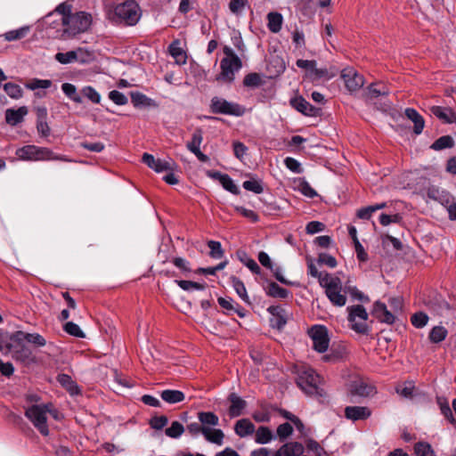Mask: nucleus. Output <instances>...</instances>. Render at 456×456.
Returning <instances> with one entry per match:
<instances>
[{"label":"nucleus","mask_w":456,"mask_h":456,"mask_svg":"<svg viewBox=\"0 0 456 456\" xmlns=\"http://www.w3.org/2000/svg\"><path fill=\"white\" fill-rule=\"evenodd\" d=\"M229 400L231 402V406L229 408V413L231 417H239L242 414V411L246 407V402L238 396L236 394L232 393L229 396Z\"/></svg>","instance_id":"obj_27"},{"label":"nucleus","mask_w":456,"mask_h":456,"mask_svg":"<svg viewBox=\"0 0 456 456\" xmlns=\"http://www.w3.org/2000/svg\"><path fill=\"white\" fill-rule=\"evenodd\" d=\"M454 145V141L450 135H443L436 140L431 145V149L435 151H442L444 149L452 148Z\"/></svg>","instance_id":"obj_41"},{"label":"nucleus","mask_w":456,"mask_h":456,"mask_svg":"<svg viewBox=\"0 0 456 456\" xmlns=\"http://www.w3.org/2000/svg\"><path fill=\"white\" fill-rule=\"evenodd\" d=\"M261 77L257 73H249L248 74L243 80V84L245 86L249 87H256L261 85Z\"/></svg>","instance_id":"obj_64"},{"label":"nucleus","mask_w":456,"mask_h":456,"mask_svg":"<svg viewBox=\"0 0 456 456\" xmlns=\"http://www.w3.org/2000/svg\"><path fill=\"white\" fill-rule=\"evenodd\" d=\"M16 156L22 160L43 161V160H62L69 161L65 156L56 155L48 148L36 145H26L16 151Z\"/></svg>","instance_id":"obj_3"},{"label":"nucleus","mask_w":456,"mask_h":456,"mask_svg":"<svg viewBox=\"0 0 456 456\" xmlns=\"http://www.w3.org/2000/svg\"><path fill=\"white\" fill-rule=\"evenodd\" d=\"M411 321L414 327L420 329L428 323V317L426 314L419 312L411 316Z\"/></svg>","instance_id":"obj_63"},{"label":"nucleus","mask_w":456,"mask_h":456,"mask_svg":"<svg viewBox=\"0 0 456 456\" xmlns=\"http://www.w3.org/2000/svg\"><path fill=\"white\" fill-rule=\"evenodd\" d=\"M446 336L447 330L442 326L434 327L429 333V338L434 343H439L443 341Z\"/></svg>","instance_id":"obj_49"},{"label":"nucleus","mask_w":456,"mask_h":456,"mask_svg":"<svg viewBox=\"0 0 456 456\" xmlns=\"http://www.w3.org/2000/svg\"><path fill=\"white\" fill-rule=\"evenodd\" d=\"M224 189L230 191L234 195H239L240 191L238 186L234 183L233 180L226 174L220 183Z\"/></svg>","instance_id":"obj_62"},{"label":"nucleus","mask_w":456,"mask_h":456,"mask_svg":"<svg viewBox=\"0 0 456 456\" xmlns=\"http://www.w3.org/2000/svg\"><path fill=\"white\" fill-rule=\"evenodd\" d=\"M436 401H437V404L439 405L441 413L451 423H454L455 422V419L453 417L452 411L451 410V407H450L449 403L447 402V400L443 398V397H437Z\"/></svg>","instance_id":"obj_44"},{"label":"nucleus","mask_w":456,"mask_h":456,"mask_svg":"<svg viewBox=\"0 0 456 456\" xmlns=\"http://www.w3.org/2000/svg\"><path fill=\"white\" fill-rule=\"evenodd\" d=\"M81 93L85 97H86L92 102L100 103L101 95L93 86H87L83 87L81 90Z\"/></svg>","instance_id":"obj_60"},{"label":"nucleus","mask_w":456,"mask_h":456,"mask_svg":"<svg viewBox=\"0 0 456 456\" xmlns=\"http://www.w3.org/2000/svg\"><path fill=\"white\" fill-rule=\"evenodd\" d=\"M28 114V108L26 106L20 107L19 109H7L5 110V122L15 126L24 120L25 116Z\"/></svg>","instance_id":"obj_23"},{"label":"nucleus","mask_w":456,"mask_h":456,"mask_svg":"<svg viewBox=\"0 0 456 456\" xmlns=\"http://www.w3.org/2000/svg\"><path fill=\"white\" fill-rule=\"evenodd\" d=\"M208 246L210 249L209 256L215 259H220L224 256V250L221 243L216 240L208 241Z\"/></svg>","instance_id":"obj_54"},{"label":"nucleus","mask_w":456,"mask_h":456,"mask_svg":"<svg viewBox=\"0 0 456 456\" xmlns=\"http://www.w3.org/2000/svg\"><path fill=\"white\" fill-rule=\"evenodd\" d=\"M58 381L65 387L70 394H77L78 387L77 384L71 379V378L67 374H61L58 376Z\"/></svg>","instance_id":"obj_46"},{"label":"nucleus","mask_w":456,"mask_h":456,"mask_svg":"<svg viewBox=\"0 0 456 456\" xmlns=\"http://www.w3.org/2000/svg\"><path fill=\"white\" fill-rule=\"evenodd\" d=\"M175 282L178 284V286L183 289V290H191V289H197V290H203L206 289V284L205 283H199V282H195V281H183V280H180V281H175Z\"/></svg>","instance_id":"obj_53"},{"label":"nucleus","mask_w":456,"mask_h":456,"mask_svg":"<svg viewBox=\"0 0 456 456\" xmlns=\"http://www.w3.org/2000/svg\"><path fill=\"white\" fill-rule=\"evenodd\" d=\"M141 15L138 4L134 0H127L115 7L113 20L118 24L134 26L140 20Z\"/></svg>","instance_id":"obj_4"},{"label":"nucleus","mask_w":456,"mask_h":456,"mask_svg":"<svg viewBox=\"0 0 456 456\" xmlns=\"http://www.w3.org/2000/svg\"><path fill=\"white\" fill-rule=\"evenodd\" d=\"M54 58L58 62L61 64H69L76 61L85 63L91 59V53L88 51L79 47L76 50L67 53H57Z\"/></svg>","instance_id":"obj_13"},{"label":"nucleus","mask_w":456,"mask_h":456,"mask_svg":"<svg viewBox=\"0 0 456 456\" xmlns=\"http://www.w3.org/2000/svg\"><path fill=\"white\" fill-rule=\"evenodd\" d=\"M348 310V321L352 324V329L361 334L367 333L368 326L365 322L368 319V314L365 308L361 305H357L349 307Z\"/></svg>","instance_id":"obj_9"},{"label":"nucleus","mask_w":456,"mask_h":456,"mask_svg":"<svg viewBox=\"0 0 456 456\" xmlns=\"http://www.w3.org/2000/svg\"><path fill=\"white\" fill-rule=\"evenodd\" d=\"M221 73L218 80L232 82L234 79V73L241 68V61L238 56L233 58H224L220 63Z\"/></svg>","instance_id":"obj_12"},{"label":"nucleus","mask_w":456,"mask_h":456,"mask_svg":"<svg viewBox=\"0 0 456 456\" xmlns=\"http://www.w3.org/2000/svg\"><path fill=\"white\" fill-rule=\"evenodd\" d=\"M3 87L7 95L12 99L18 100L23 95L22 88L17 84L8 82L5 83Z\"/></svg>","instance_id":"obj_43"},{"label":"nucleus","mask_w":456,"mask_h":456,"mask_svg":"<svg viewBox=\"0 0 456 456\" xmlns=\"http://www.w3.org/2000/svg\"><path fill=\"white\" fill-rule=\"evenodd\" d=\"M388 94L389 90L387 86L383 84L373 83L368 86L367 92L365 93V97L368 101H373L379 96H387Z\"/></svg>","instance_id":"obj_25"},{"label":"nucleus","mask_w":456,"mask_h":456,"mask_svg":"<svg viewBox=\"0 0 456 456\" xmlns=\"http://www.w3.org/2000/svg\"><path fill=\"white\" fill-rule=\"evenodd\" d=\"M306 449L314 453V456H328L324 449L318 442L314 439H307L305 441Z\"/></svg>","instance_id":"obj_55"},{"label":"nucleus","mask_w":456,"mask_h":456,"mask_svg":"<svg viewBox=\"0 0 456 456\" xmlns=\"http://www.w3.org/2000/svg\"><path fill=\"white\" fill-rule=\"evenodd\" d=\"M276 433L280 441L283 442L292 435L293 428L289 422H285L277 428Z\"/></svg>","instance_id":"obj_59"},{"label":"nucleus","mask_w":456,"mask_h":456,"mask_svg":"<svg viewBox=\"0 0 456 456\" xmlns=\"http://www.w3.org/2000/svg\"><path fill=\"white\" fill-rule=\"evenodd\" d=\"M239 258L253 273H260L261 268L257 263L254 259L249 258L245 252L239 253Z\"/></svg>","instance_id":"obj_47"},{"label":"nucleus","mask_w":456,"mask_h":456,"mask_svg":"<svg viewBox=\"0 0 456 456\" xmlns=\"http://www.w3.org/2000/svg\"><path fill=\"white\" fill-rule=\"evenodd\" d=\"M175 167V163L171 159L164 160L157 159L156 165L153 170L156 171L157 173H160L163 171H173Z\"/></svg>","instance_id":"obj_56"},{"label":"nucleus","mask_w":456,"mask_h":456,"mask_svg":"<svg viewBox=\"0 0 456 456\" xmlns=\"http://www.w3.org/2000/svg\"><path fill=\"white\" fill-rule=\"evenodd\" d=\"M386 207V203H379L373 206H368L366 208H361L357 211V216L361 219H370L371 215L379 210L382 209Z\"/></svg>","instance_id":"obj_45"},{"label":"nucleus","mask_w":456,"mask_h":456,"mask_svg":"<svg viewBox=\"0 0 456 456\" xmlns=\"http://www.w3.org/2000/svg\"><path fill=\"white\" fill-rule=\"evenodd\" d=\"M290 104L297 111L309 117H316L320 113V109L313 106L303 97H296L290 101Z\"/></svg>","instance_id":"obj_18"},{"label":"nucleus","mask_w":456,"mask_h":456,"mask_svg":"<svg viewBox=\"0 0 456 456\" xmlns=\"http://www.w3.org/2000/svg\"><path fill=\"white\" fill-rule=\"evenodd\" d=\"M13 343L8 346V349L12 354V357L25 365L36 362V356L31 349L23 342L19 340H12Z\"/></svg>","instance_id":"obj_10"},{"label":"nucleus","mask_w":456,"mask_h":456,"mask_svg":"<svg viewBox=\"0 0 456 456\" xmlns=\"http://www.w3.org/2000/svg\"><path fill=\"white\" fill-rule=\"evenodd\" d=\"M63 330L69 335L76 338H85L86 335L80 329V327L73 322H68L64 324Z\"/></svg>","instance_id":"obj_52"},{"label":"nucleus","mask_w":456,"mask_h":456,"mask_svg":"<svg viewBox=\"0 0 456 456\" xmlns=\"http://www.w3.org/2000/svg\"><path fill=\"white\" fill-rule=\"evenodd\" d=\"M372 314L377 318L379 322H385L387 324H392L395 322V315L389 312L387 308V305L384 303L377 301L373 305Z\"/></svg>","instance_id":"obj_21"},{"label":"nucleus","mask_w":456,"mask_h":456,"mask_svg":"<svg viewBox=\"0 0 456 456\" xmlns=\"http://www.w3.org/2000/svg\"><path fill=\"white\" fill-rule=\"evenodd\" d=\"M404 114L414 124V133L416 134H419L422 133L423 128L425 126V120L421 115L418 113V111L412 108H407L404 110Z\"/></svg>","instance_id":"obj_24"},{"label":"nucleus","mask_w":456,"mask_h":456,"mask_svg":"<svg viewBox=\"0 0 456 456\" xmlns=\"http://www.w3.org/2000/svg\"><path fill=\"white\" fill-rule=\"evenodd\" d=\"M414 452L417 456H434L431 445L428 443L419 442L416 444Z\"/></svg>","instance_id":"obj_58"},{"label":"nucleus","mask_w":456,"mask_h":456,"mask_svg":"<svg viewBox=\"0 0 456 456\" xmlns=\"http://www.w3.org/2000/svg\"><path fill=\"white\" fill-rule=\"evenodd\" d=\"M130 96L134 107L155 106L153 100L140 92H131Z\"/></svg>","instance_id":"obj_35"},{"label":"nucleus","mask_w":456,"mask_h":456,"mask_svg":"<svg viewBox=\"0 0 456 456\" xmlns=\"http://www.w3.org/2000/svg\"><path fill=\"white\" fill-rule=\"evenodd\" d=\"M428 307L438 315H443L449 310V304L441 297H435L427 303Z\"/></svg>","instance_id":"obj_28"},{"label":"nucleus","mask_w":456,"mask_h":456,"mask_svg":"<svg viewBox=\"0 0 456 456\" xmlns=\"http://www.w3.org/2000/svg\"><path fill=\"white\" fill-rule=\"evenodd\" d=\"M232 286L238 294V296L247 304H250L249 297L247 293L246 287L242 281L239 278L232 276L231 278Z\"/></svg>","instance_id":"obj_34"},{"label":"nucleus","mask_w":456,"mask_h":456,"mask_svg":"<svg viewBox=\"0 0 456 456\" xmlns=\"http://www.w3.org/2000/svg\"><path fill=\"white\" fill-rule=\"evenodd\" d=\"M170 54L176 60L177 62L185 63L186 55L183 50L180 47V42L175 40L172 42L168 47Z\"/></svg>","instance_id":"obj_42"},{"label":"nucleus","mask_w":456,"mask_h":456,"mask_svg":"<svg viewBox=\"0 0 456 456\" xmlns=\"http://www.w3.org/2000/svg\"><path fill=\"white\" fill-rule=\"evenodd\" d=\"M341 78L344 80L346 89L351 93L359 90L364 85L363 77L351 67L342 69Z\"/></svg>","instance_id":"obj_14"},{"label":"nucleus","mask_w":456,"mask_h":456,"mask_svg":"<svg viewBox=\"0 0 456 456\" xmlns=\"http://www.w3.org/2000/svg\"><path fill=\"white\" fill-rule=\"evenodd\" d=\"M265 291L267 296L275 298H287L289 295V291L286 289L281 288L276 282L271 281L265 288Z\"/></svg>","instance_id":"obj_30"},{"label":"nucleus","mask_w":456,"mask_h":456,"mask_svg":"<svg viewBox=\"0 0 456 456\" xmlns=\"http://www.w3.org/2000/svg\"><path fill=\"white\" fill-rule=\"evenodd\" d=\"M322 287L325 289V294L335 306H344L346 303V295L342 294V282L337 276H326L322 281Z\"/></svg>","instance_id":"obj_7"},{"label":"nucleus","mask_w":456,"mask_h":456,"mask_svg":"<svg viewBox=\"0 0 456 456\" xmlns=\"http://www.w3.org/2000/svg\"><path fill=\"white\" fill-rule=\"evenodd\" d=\"M210 111L213 114H224L240 117L245 113V108L236 102L215 96L211 99Z\"/></svg>","instance_id":"obj_8"},{"label":"nucleus","mask_w":456,"mask_h":456,"mask_svg":"<svg viewBox=\"0 0 456 456\" xmlns=\"http://www.w3.org/2000/svg\"><path fill=\"white\" fill-rule=\"evenodd\" d=\"M52 86V81L49 79H38L33 78L28 84H26V87L30 90H36L38 88L46 89Z\"/></svg>","instance_id":"obj_61"},{"label":"nucleus","mask_w":456,"mask_h":456,"mask_svg":"<svg viewBox=\"0 0 456 456\" xmlns=\"http://www.w3.org/2000/svg\"><path fill=\"white\" fill-rule=\"evenodd\" d=\"M307 268H308V273L314 277V278H317L319 280V283L320 285L322 286V280L325 281L326 280V276H332L331 274L328 273H322V272H319L315 266V265L314 264L313 260H309L307 262Z\"/></svg>","instance_id":"obj_57"},{"label":"nucleus","mask_w":456,"mask_h":456,"mask_svg":"<svg viewBox=\"0 0 456 456\" xmlns=\"http://www.w3.org/2000/svg\"><path fill=\"white\" fill-rule=\"evenodd\" d=\"M183 432L184 428L179 421H173L171 426L165 430L166 435L171 438H178Z\"/></svg>","instance_id":"obj_48"},{"label":"nucleus","mask_w":456,"mask_h":456,"mask_svg":"<svg viewBox=\"0 0 456 456\" xmlns=\"http://www.w3.org/2000/svg\"><path fill=\"white\" fill-rule=\"evenodd\" d=\"M62 25L65 27L62 36L72 37L77 34L86 31L92 22V17L85 12H78L72 15L61 18Z\"/></svg>","instance_id":"obj_2"},{"label":"nucleus","mask_w":456,"mask_h":456,"mask_svg":"<svg viewBox=\"0 0 456 456\" xmlns=\"http://www.w3.org/2000/svg\"><path fill=\"white\" fill-rule=\"evenodd\" d=\"M12 340L27 341L36 346H45L46 340L45 338L38 333H27L21 330H18L13 333L11 337Z\"/></svg>","instance_id":"obj_19"},{"label":"nucleus","mask_w":456,"mask_h":456,"mask_svg":"<svg viewBox=\"0 0 456 456\" xmlns=\"http://www.w3.org/2000/svg\"><path fill=\"white\" fill-rule=\"evenodd\" d=\"M373 387L369 386L362 381H360L354 382L352 385L351 393L355 395L368 396L373 393Z\"/></svg>","instance_id":"obj_38"},{"label":"nucleus","mask_w":456,"mask_h":456,"mask_svg":"<svg viewBox=\"0 0 456 456\" xmlns=\"http://www.w3.org/2000/svg\"><path fill=\"white\" fill-rule=\"evenodd\" d=\"M414 388L415 386L412 381H406L403 385L397 386L395 391L397 394L405 398H411L412 397Z\"/></svg>","instance_id":"obj_50"},{"label":"nucleus","mask_w":456,"mask_h":456,"mask_svg":"<svg viewBox=\"0 0 456 456\" xmlns=\"http://www.w3.org/2000/svg\"><path fill=\"white\" fill-rule=\"evenodd\" d=\"M322 378L310 367H302L297 378V384L309 396L319 400L326 398V392L320 387Z\"/></svg>","instance_id":"obj_1"},{"label":"nucleus","mask_w":456,"mask_h":456,"mask_svg":"<svg viewBox=\"0 0 456 456\" xmlns=\"http://www.w3.org/2000/svg\"><path fill=\"white\" fill-rule=\"evenodd\" d=\"M203 141V134L201 129H196L192 134L191 140L187 142L186 148L191 153L200 150V145Z\"/></svg>","instance_id":"obj_37"},{"label":"nucleus","mask_w":456,"mask_h":456,"mask_svg":"<svg viewBox=\"0 0 456 456\" xmlns=\"http://www.w3.org/2000/svg\"><path fill=\"white\" fill-rule=\"evenodd\" d=\"M267 312L272 315L270 319L271 326L279 330H282L288 319L286 310L278 305H271L267 308Z\"/></svg>","instance_id":"obj_15"},{"label":"nucleus","mask_w":456,"mask_h":456,"mask_svg":"<svg viewBox=\"0 0 456 456\" xmlns=\"http://www.w3.org/2000/svg\"><path fill=\"white\" fill-rule=\"evenodd\" d=\"M203 436L209 443L216 444L217 445L223 444L224 434L221 429L206 427Z\"/></svg>","instance_id":"obj_32"},{"label":"nucleus","mask_w":456,"mask_h":456,"mask_svg":"<svg viewBox=\"0 0 456 456\" xmlns=\"http://www.w3.org/2000/svg\"><path fill=\"white\" fill-rule=\"evenodd\" d=\"M427 194L429 199L439 202L446 209L455 201L454 197L450 192L435 186L428 188Z\"/></svg>","instance_id":"obj_16"},{"label":"nucleus","mask_w":456,"mask_h":456,"mask_svg":"<svg viewBox=\"0 0 456 456\" xmlns=\"http://www.w3.org/2000/svg\"><path fill=\"white\" fill-rule=\"evenodd\" d=\"M198 419L202 426H213L216 427L219 424V418L214 412L211 411H200L198 413Z\"/></svg>","instance_id":"obj_36"},{"label":"nucleus","mask_w":456,"mask_h":456,"mask_svg":"<svg viewBox=\"0 0 456 456\" xmlns=\"http://www.w3.org/2000/svg\"><path fill=\"white\" fill-rule=\"evenodd\" d=\"M160 397L166 403L174 404L183 402L185 395L180 390L166 389L160 393Z\"/></svg>","instance_id":"obj_29"},{"label":"nucleus","mask_w":456,"mask_h":456,"mask_svg":"<svg viewBox=\"0 0 456 456\" xmlns=\"http://www.w3.org/2000/svg\"><path fill=\"white\" fill-rule=\"evenodd\" d=\"M308 333L313 340L314 349L319 353L326 352L330 343L326 327L322 325H314L309 330Z\"/></svg>","instance_id":"obj_11"},{"label":"nucleus","mask_w":456,"mask_h":456,"mask_svg":"<svg viewBox=\"0 0 456 456\" xmlns=\"http://www.w3.org/2000/svg\"><path fill=\"white\" fill-rule=\"evenodd\" d=\"M371 414L368 407L363 406H347L345 409V416L353 421L363 420L368 419Z\"/></svg>","instance_id":"obj_22"},{"label":"nucleus","mask_w":456,"mask_h":456,"mask_svg":"<svg viewBox=\"0 0 456 456\" xmlns=\"http://www.w3.org/2000/svg\"><path fill=\"white\" fill-rule=\"evenodd\" d=\"M268 28L273 33H278L281 29L282 16L279 12H269L267 14Z\"/></svg>","instance_id":"obj_33"},{"label":"nucleus","mask_w":456,"mask_h":456,"mask_svg":"<svg viewBox=\"0 0 456 456\" xmlns=\"http://www.w3.org/2000/svg\"><path fill=\"white\" fill-rule=\"evenodd\" d=\"M274 438L272 430L265 426L259 427L255 430V442L259 444H266Z\"/></svg>","instance_id":"obj_31"},{"label":"nucleus","mask_w":456,"mask_h":456,"mask_svg":"<svg viewBox=\"0 0 456 456\" xmlns=\"http://www.w3.org/2000/svg\"><path fill=\"white\" fill-rule=\"evenodd\" d=\"M49 404H34L26 408L25 416L38 432L47 436L49 435V428L47 425V412H50Z\"/></svg>","instance_id":"obj_5"},{"label":"nucleus","mask_w":456,"mask_h":456,"mask_svg":"<svg viewBox=\"0 0 456 456\" xmlns=\"http://www.w3.org/2000/svg\"><path fill=\"white\" fill-rule=\"evenodd\" d=\"M29 31L28 26L21 27L18 29L10 30L3 35L6 41H15L25 37Z\"/></svg>","instance_id":"obj_39"},{"label":"nucleus","mask_w":456,"mask_h":456,"mask_svg":"<svg viewBox=\"0 0 456 456\" xmlns=\"http://www.w3.org/2000/svg\"><path fill=\"white\" fill-rule=\"evenodd\" d=\"M304 445L299 442H289L281 445L273 456H300L304 453Z\"/></svg>","instance_id":"obj_20"},{"label":"nucleus","mask_w":456,"mask_h":456,"mask_svg":"<svg viewBox=\"0 0 456 456\" xmlns=\"http://www.w3.org/2000/svg\"><path fill=\"white\" fill-rule=\"evenodd\" d=\"M234 431L240 437H245L255 433V425L248 419L238 420Z\"/></svg>","instance_id":"obj_26"},{"label":"nucleus","mask_w":456,"mask_h":456,"mask_svg":"<svg viewBox=\"0 0 456 456\" xmlns=\"http://www.w3.org/2000/svg\"><path fill=\"white\" fill-rule=\"evenodd\" d=\"M242 186L245 190L253 191L256 194H260L264 191L261 181L255 178L243 182Z\"/></svg>","instance_id":"obj_51"},{"label":"nucleus","mask_w":456,"mask_h":456,"mask_svg":"<svg viewBox=\"0 0 456 456\" xmlns=\"http://www.w3.org/2000/svg\"><path fill=\"white\" fill-rule=\"evenodd\" d=\"M296 64L298 68L305 70V77L309 79L311 82H316L322 78L330 80L332 77H334L338 73V69L335 68L318 69L317 62L314 60L308 61L299 59L297 61Z\"/></svg>","instance_id":"obj_6"},{"label":"nucleus","mask_w":456,"mask_h":456,"mask_svg":"<svg viewBox=\"0 0 456 456\" xmlns=\"http://www.w3.org/2000/svg\"><path fill=\"white\" fill-rule=\"evenodd\" d=\"M430 114L436 117L443 123H456V113L449 107L433 105L428 108Z\"/></svg>","instance_id":"obj_17"},{"label":"nucleus","mask_w":456,"mask_h":456,"mask_svg":"<svg viewBox=\"0 0 456 456\" xmlns=\"http://www.w3.org/2000/svg\"><path fill=\"white\" fill-rule=\"evenodd\" d=\"M61 90L64 94L77 103L82 102V98L79 94L77 92V87L70 83H63L61 85Z\"/></svg>","instance_id":"obj_40"}]
</instances>
